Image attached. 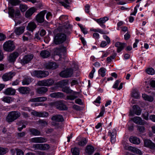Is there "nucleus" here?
Masks as SVG:
<instances>
[{
  "label": "nucleus",
  "mask_w": 155,
  "mask_h": 155,
  "mask_svg": "<svg viewBox=\"0 0 155 155\" xmlns=\"http://www.w3.org/2000/svg\"><path fill=\"white\" fill-rule=\"evenodd\" d=\"M71 152L73 155H79V149L77 147H74V148H72Z\"/></svg>",
  "instance_id": "49530a36"
},
{
  "label": "nucleus",
  "mask_w": 155,
  "mask_h": 155,
  "mask_svg": "<svg viewBox=\"0 0 155 155\" xmlns=\"http://www.w3.org/2000/svg\"><path fill=\"white\" fill-rule=\"evenodd\" d=\"M46 68L47 69H55L57 68L58 65L54 62H49L46 64Z\"/></svg>",
  "instance_id": "a211bd4d"
},
{
  "label": "nucleus",
  "mask_w": 155,
  "mask_h": 155,
  "mask_svg": "<svg viewBox=\"0 0 155 155\" xmlns=\"http://www.w3.org/2000/svg\"><path fill=\"white\" fill-rule=\"evenodd\" d=\"M73 73V70L71 68H69L61 72L60 75L63 78H68L71 77Z\"/></svg>",
  "instance_id": "423d86ee"
},
{
  "label": "nucleus",
  "mask_w": 155,
  "mask_h": 155,
  "mask_svg": "<svg viewBox=\"0 0 155 155\" xmlns=\"http://www.w3.org/2000/svg\"><path fill=\"white\" fill-rule=\"evenodd\" d=\"M51 106L55 107L60 110H65L67 109L66 105L62 101H56L51 102L50 104Z\"/></svg>",
  "instance_id": "7ed1b4c3"
},
{
  "label": "nucleus",
  "mask_w": 155,
  "mask_h": 155,
  "mask_svg": "<svg viewBox=\"0 0 155 155\" xmlns=\"http://www.w3.org/2000/svg\"><path fill=\"white\" fill-rule=\"evenodd\" d=\"M68 80H63L58 82L56 84L59 87H63L68 84Z\"/></svg>",
  "instance_id": "72a5a7b5"
},
{
  "label": "nucleus",
  "mask_w": 155,
  "mask_h": 155,
  "mask_svg": "<svg viewBox=\"0 0 155 155\" xmlns=\"http://www.w3.org/2000/svg\"><path fill=\"white\" fill-rule=\"evenodd\" d=\"M36 10L37 9L35 8L32 7L30 8L26 12L25 16L26 17L29 18L30 17Z\"/></svg>",
  "instance_id": "bb28decb"
},
{
  "label": "nucleus",
  "mask_w": 155,
  "mask_h": 155,
  "mask_svg": "<svg viewBox=\"0 0 155 155\" xmlns=\"http://www.w3.org/2000/svg\"><path fill=\"white\" fill-rule=\"evenodd\" d=\"M15 75V73L14 72L6 73L3 75L2 78L4 81H7L11 80Z\"/></svg>",
  "instance_id": "1a4fd4ad"
},
{
  "label": "nucleus",
  "mask_w": 155,
  "mask_h": 155,
  "mask_svg": "<svg viewBox=\"0 0 155 155\" xmlns=\"http://www.w3.org/2000/svg\"><path fill=\"white\" fill-rule=\"evenodd\" d=\"M128 149L130 151L134 153H136L140 155H142L143 154L142 151L139 149L136 148L131 146H130L128 147Z\"/></svg>",
  "instance_id": "cd10ccee"
},
{
  "label": "nucleus",
  "mask_w": 155,
  "mask_h": 155,
  "mask_svg": "<svg viewBox=\"0 0 155 155\" xmlns=\"http://www.w3.org/2000/svg\"><path fill=\"white\" fill-rule=\"evenodd\" d=\"M54 53L57 55L60 56L61 55V52L60 47L58 48H56L54 49Z\"/></svg>",
  "instance_id": "603ef678"
},
{
  "label": "nucleus",
  "mask_w": 155,
  "mask_h": 155,
  "mask_svg": "<svg viewBox=\"0 0 155 155\" xmlns=\"http://www.w3.org/2000/svg\"><path fill=\"white\" fill-rule=\"evenodd\" d=\"M16 91L12 88L9 87L5 89L4 93L6 95H13L15 94Z\"/></svg>",
  "instance_id": "4be33fe9"
},
{
  "label": "nucleus",
  "mask_w": 155,
  "mask_h": 155,
  "mask_svg": "<svg viewBox=\"0 0 155 155\" xmlns=\"http://www.w3.org/2000/svg\"><path fill=\"white\" fill-rule=\"evenodd\" d=\"M30 141L34 143H44L46 142L48 140L47 138L42 137H35L31 138L30 139Z\"/></svg>",
  "instance_id": "9b49d317"
},
{
  "label": "nucleus",
  "mask_w": 155,
  "mask_h": 155,
  "mask_svg": "<svg viewBox=\"0 0 155 155\" xmlns=\"http://www.w3.org/2000/svg\"><path fill=\"white\" fill-rule=\"evenodd\" d=\"M3 49L6 51L11 52L15 49V45L12 41H8L5 42L3 45Z\"/></svg>",
  "instance_id": "39448f33"
},
{
  "label": "nucleus",
  "mask_w": 155,
  "mask_h": 155,
  "mask_svg": "<svg viewBox=\"0 0 155 155\" xmlns=\"http://www.w3.org/2000/svg\"><path fill=\"white\" fill-rule=\"evenodd\" d=\"M8 152L7 148L0 147V155H3L5 154Z\"/></svg>",
  "instance_id": "c03bdc74"
},
{
  "label": "nucleus",
  "mask_w": 155,
  "mask_h": 155,
  "mask_svg": "<svg viewBox=\"0 0 155 155\" xmlns=\"http://www.w3.org/2000/svg\"><path fill=\"white\" fill-rule=\"evenodd\" d=\"M108 135L111 137V142L112 143H114L116 142V130L115 129H114L112 132L109 131Z\"/></svg>",
  "instance_id": "dca6fc26"
},
{
  "label": "nucleus",
  "mask_w": 155,
  "mask_h": 155,
  "mask_svg": "<svg viewBox=\"0 0 155 155\" xmlns=\"http://www.w3.org/2000/svg\"><path fill=\"white\" fill-rule=\"evenodd\" d=\"M31 114L36 117H47L49 115L48 113L45 111L38 112L35 110L31 112Z\"/></svg>",
  "instance_id": "f8f14e48"
},
{
  "label": "nucleus",
  "mask_w": 155,
  "mask_h": 155,
  "mask_svg": "<svg viewBox=\"0 0 155 155\" xmlns=\"http://www.w3.org/2000/svg\"><path fill=\"white\" fill-rule=\"evenodd\" d=\"M45 10L41 12L39 14L36 16V20L39 23L43 22L44 21V16L46 13Z\"/></svg>",
  "instance_id": "ddd939ff"
},
{
  "label": "nucleus",
  "mask_w": 155,
  "mask_h": 155,
  "mask_svg": "<svg viewBox=\"0 0 155 155\" xmlns=\"http://www.w3.org/2000/svg\"><path fill=\"white\" fill-rule=\"evenodd\" d=\"M116 55L115 54H114L110 56L109 57H108L107 58V62H111L112 60L114 59Z\"/></svg>",
  "instance_id": "052dcab7"
},
{
  "label": "nucleus",
  "mask_w": 155,
  "mask_h": 155,
  "mask_svg": "<svg viewBox=\"0 0 155 155\" xmlns=\"http://www.w3.org/2000/svg\"><path fill=\"white\" fill-rule=\"evenodd\" d=\"M60 25L59 27V29H69L72 28V26L70 24L69 22H65L63 25L59 24Z\"/></svg>",
  "instance_id": "7c9ffc66"
},
{
  "label": "nucleus",
  "mask_w": 155,
  "mask_h": 155,
  "mask_svg": "<svg viewBox=\"0 0 155 155\" xmlns=\"http://www.w3.org/2000/svg\"><path fill=\"white\" fill-rule=\"evenodd\" d=\"M142 97L145 101L149 102H152L154 100L153 97L151 95H148L145 94H142Z\"/></svg>",
  "instance_id": "473e14b6"
},
{
  "label": "nucleus",
  "mask_w": 155,
  "mask_h": 155,
  "mask_svg": "<svg viewBox=\"0 0 155 155\" xmlns=\"http://www.w3.org/2000/svg\"><path fill=\"white\" fill-rule=\"evenodd\" d=\"M8 14L12 18H14L15 16L18 18L19 17L20 12L18 10L15 11L12 7H9L8 8Z\"/></svg>",
  "instance_id": "0eeeda50"
},
{
  "label": "nucleus",
  "mask_w": 155,
  "mask_h": 155,
  "mask_svg": "<svg viewBox=\"0 0 155 155\" xmlns=\"http://www.w3.org/2000/svg\"><path fill=\"white\" fill-rule=\"evenodd\" d=\"M47 86L48 87L52 85L54 83V80L51 79L46 80Z\"/></svg>",
  "instance_id": "de8ad7c7"
},
{
  "label": "nucleus",
  "mask_w": 155,
  "mask_h": 155,
  "mask_svg": "<svg viewBox=\"0 0 155 155\" xmlns=\"http://www.w3.org/2000/svg\"><path fill=\"white\" fill-rule=\"evenodd\" d=\"M20 115V113L18 111L10 112L6 117V120L8 123L12 122L17 119Z\"/></svg>",
  "instance_id": "f03ea898"
},
{
  "label": "nucleus",
  "mask_w": 155,
  "mask_h": 155,
  "mask_svg": "<svg viewBox=\"0 0 155 155\" xmlns=\"http://www.w3.org/2000/svg\"><path fill=\"white\" fill-rule=\"evenodd\" d=\"M51 119L52 120L58 122H62L64 120V119L61 115H57L52 116Z\"/></svg>",
  "instance_id": "c85d7f7f"
},
{
  "label": "nucleus",
  "mask_w": 155,
  "mask_h": 155,
  "mask_svg": "<svg viewBox=\"0 0 155 155\" xmlns=\"http://www.w3.org/2000/svg\"><path fill=\"white\" fill-rule=\"evenodd\" d=\"M132 97L136 99H138L140 97V95L138 90L137 89H134L133 90L131 93Z\"/></svg>",
  "instance_id": "2f4dec72"
},
{
  "label": "nucleus",
  "mask_w": 155,
  "mask_h": 155,
  "mask_svg": "<svg viewBox=\"0 0 155 155\" xmlns=\"http://www.w3.org/2000/svg\"><path fill=\"white\" fill-rule=\"evenodd\" d=\"M24 32V30H15V32L17 35H19L22 34Z\"/></svg>",
  "instance_id": "e2e57ef3"
},
{
  "label": "nucleus",
  "mask_w": 155,
  "mask_h": 155,
  "mask_svg": "<svg viewBox=\"0 0 155 155\" xmlns=\"http://www.w3.org/2000/svg\"><path fill=\"white\" fill-rule=\"evenodd\" d=\"M109 19L107 17H104L99 19H96L95 20L102 27V28H105V26L104 24Z\"/></svg>",
  "instance_id": "4468645a"
},
{
  "label": "nucleus",
  "mask_w": 155,
  "mask_h": 155,
  "mask_svg": "<svg viewBox=\"0 0 155 155\" xmlns=\"http://www.w3.org/2000/svg\"><path fill=\"white\" fill-rule=\"evenodd\" d=\"M37 99L38 102L45 101L47 100V98L46 97H37Z\"/></svg>",
  "instance_id": "4d7b16f0"
},
{
  "label": "nucleus",
  "mask_w": 155,
  "mask_h": 155,
  "mask_svg": "<svg viewBox=\"0 0 155 155\" xmlns=\"http://www.w3.org/2000/svg\"><path fill=\"white\" fill-rule=\"evenodd\" d=\"M144 146L152 150H155V143L150 140L146 139L144 140Z\"/></svg>",
  "instance_id": "9d476101"
},
{
  "label": "nucleus",
  "mask_w": 155,
  "mask_h": 155,
  "mask_svg": "<svg viewBox=\"0 0 155 155\" xmlns=\"http://www.w3.org/2000/svg\"><path fill=\"white\" fill-rule=\"evenodd\" d=\"M133 112L130 111L129 115H133L134 113L137 115H140L141 112V110L140 108L137 105H134L133 107Z\"/></svg>",
  "instance_id": "2eb2a0df"
},
{
  "label": "nucleus",
  "mask_w": 155,
  "mask_h": 155,
  "mask_svg": "<svg viewBox=\"0 0 155 155\" xmlns=\"http://www.w3.org/2000/svg\"><path fill=\"white\" fill-rule=\"evenodd\" d=\"M132 120L137 124L143 125L145 124L141 118L139 117H135L133 118Z\"/></svg>",
  "instance_id": "aec40b11"
},
{
  "label": "nucleus",
  "mask_w": 155,
  "mask_h": 155,
  "mask_svg": "<svg viewBox=\"0 0 155 155\" xmlns=\"http://www.w3.org/2000/svg\"><path fill=\"white\" fill-rule=\"evenodd\" d=\"M105 111V108L104 106L102 107L101 109V112L99 113V115L97 116V117L98 118L101 117H102Z\"/></svg>",
  "instance_id": "bf43d9fd"
},
{
  "label": "nucleus",
  "mask_w": 155,
  "mask_h": 155,
  "mask_svg": "<svg viewBox=\"0 0 155 155\" xmlns=\"http://www.w3.org/2000/svg\"><path fill=\"white\" fill-rule=\"evenodd\" d=\"M37 85L40 86H47L46 80L39 81L37 83Z\"/></svg>",
  "instance_id": "a18cd8bd"
},
{
  "label": "nucleus",
  "mask_w": 155,
  "mask_h": 155,
  "mask_svg": "<svg viewBox=\"0 0 155 155\" xmlns=\"http://www.w3.org/2000/svg\"><path fill=\"white\" fill-rule=\"evenodd\" d=\"M25 132H24L18 133L17 134L18 137L19 138L24 137V136H25Z\"/></svg>",
  "instance_id": "338daca9"
},
{
  "label": "nucleus",
  "mask_w": 155,
  "mask_h": 155,
  "mask_svg": "<svg viewBox=\"0 0 155 155\" xmlns=\"http://www.w3.org/2000/svg\"><path fill=\"white\" fill-rule=\"evenodd\" d=\"M30 89L28 87H21L18 89L19 92L22 94H28L30 91Z\"/></svg>",
  "instance_id": "b1692460"
},
{
  "label": "nucleus",
  "mask_w": 155,
  "mask_h": 155,
  "mask_svg": "<svg viewBox=\"0 0 155 155\" xmlns=\"http://www.w3.org/2000/svg\"><path fill=\"white\" fill-rule=\"evenodd\" d=\"M2 101L4 102L10 104L14 101V98L10 96L4 97L2 98Z\"/></svg>",
  "instance_id": "c9c22d12"
},
{
  "label": "nucleus",
  "mask_w": 155,
  "mask_h": 155,
  "mask_svg": "<svg viewBox=\"0 0 155 155\" xmlns=\"http://www.w3.org/2000/svg\"><path fill=\"white\" fill-rule=\"evenodd\" d=\"M64 1L65 2H60V3L62 5L66 8H67L69 6L68 5L69 4V2L68 0H64Z\"/></svg>",
  "instance_id": "13d9d810"
},
{
  "label": "nucleus",
  "mask_w": 155,
  "mask_h": 155,
  "mask_svg": "<svg viewBox=\"0 0 155 155\" xmlns=\"http://www.w3.org/2000/svg\"><path fill=\"white\" fill-rule=\"evenodd\" d=\"M50 52L47 50L42 51L40 53V56L43 58H48L50 55Z\"/></svg>",
  "instance_id": "c756f323"
},
{
  "label": "nucleus",
  "mask_w": 155,
  "mask_h": 155,
  "mask_svg": "<svg viewBox=\"0 0 155 155\" xmlns=\"http://www.w3.org/2000/svg\"><path fill=\"white\" fill-rule=\"evenodd\" d=\"M129 140L131 143L137 145L139 144L140 142V139L136 137H131L129 138Z\"/></svg>",
  "instance_id": "393cba45"
},
{
  "label": "nucleus",
  "mask_w": 155,
  "mask_h": 155,
  "mask_svg": "<svg viewBox=\"0 0 155 155\" xmlns=\"http://www.w3.org/2000/svg\"><path fill=\"white\" fill-rule=\"evenodd\" d=\"M87 141L85 138H84L82 139L78 143V144L81 146H83L85 145L87 143Z\"/></svg>",
  "instance_id": "37998d69"
},
{
  "label": "nucleus",
  "mask_w": 155,
  "mask_h": 155,
  "mask_svg": "<svg viewBox=\"0 0 155 155\" xmlns=\"http://www.w3.org/2000/svg\"><path fill=\"white\" fill-rule=\"evenodd\" d=\"M62 91L67 94L71 93L72 91L70 89L69 87H63L62 89Z\"/></svg>",
  "instance_id": "8fccbe9b"
},
{
  "label": "nucleus",
  "mask_w": 155,
  "mask_h": 155,
  "mask_svg": "<svg viewBox=\"0 0 155 155\" xmlns=\"http://www.w3.org/2000/svg\"><path fill=\"white\" fill-rule=\"evenodd\" d=\"M33 57V54L26 55L21 60V63L24 64H27L32 60Z\"/></svg>",
  "instance_id": "f3484780"
},
{
  "label": "nucleus",
  "mask_w": 155,
  "mask_h": 155,
  "mask_svg": "<svg viewBox=\"0 0 155 155\" xmlns=\"http://www.w3.org/2000/svg\"><path fill=\"white\" fill-rule=\"evenodd\" d=\"M78 97V96L75 95L73 94L67 96L66 97V98L68 100H73Z\"/></svg>",
  "instance_id": "864d4df0"
},
{
  "label": "nucleus",
  "mask_w": 155,
  "mask_h": 155,
  "mask_svg": "<svg viewBox=\"0 0 155 155\" xmlns=\"http://www.w3.org/2000/svg\"><path fill=\"white\" fill-rule=\"evenodd\" d=\"M32 147L34 148L35 150H40V144H33Z\"/></svg>",
  "instance_id": "680f3d73"
},
{
  "label": "nucleus",
  "mask_w": 155,
  "mask_h": 155,
  "mask_svg": "<svg viewBox=\"0 0 155 155\" xmlns=\"http://www.w3.org/2000/svg\"><path fill=\"white\" fill-rule=\"evenodd\" d=\"M104 38L105 39L107 42L105 41H102L100 45L101 47L104 48L109 44L110 42V38L107 35H104L103 36Z\"/></svg>",
  "instance_id": "412c9836"
},
{
  "label": "nucleus",
  "mask_w": 155,
  "mask_h": 155,
  "mask_svg": "<svg viewBox=\"0 0 155 155\" xmlns=\"http://www.w3.org/2000/svg\"><path fill=\"white\" fill-rule=\"evenodd\" d=\"M50 96L53 98H59L64 97V95L62 93L57 92L51 94H50Z\"/></svg>",
  "instance_id": "a878e982"
},
{
  "label": "nucleus",
  "mask_w": 155,
  "mask_h": 155,
  "mask_svg": "<svg viewBox=\"0 0 155 155\" xmlns=\"http://www.w3.org/2000/svg\"><path fill=\"white\" fill-rule=\"evenodd\" d=\"M32 81V79L29 77H26L23 80L22 83L23 85H28Z\"/></svg>",
  "instance_id": "4c0bfd02"
},
{
  "label": "nucleus",
  "mask_w": 155,
  "mask_h": 155,
  "mask_svg": "<svg viewBox=\"0 0 155 155\" xmlns=\"http://www.w3.org/2000/svg\"><path fill=\"white\" fill-rule=\"evenodd\" d=\"M29 131L31 134L35 136H39L41 135V132L38 130L32 128L29 129Z\"/></svg>",
  "instance_id": "e433bc0d"
},
{
  "label": "nucleus",
  "mask_w": 155,
  "mask_h": 155,
  "mask_svg": "<svg viewBox=\"0 0 155 155\" xmlns=\"http://www.w3.org/2000/svg\"><path fill=\"white\" fill-rule=\"evenodd\" d=\"M148 113L147 112H144L142 114V117L143 118L146 120L148 119Z\"/></svg>",
  "instance_id": "0e129e2a"
},
{
  "label": "nucleus",
  "mask_w": 155,
  "mask_h": 155,
  "mask_svg": "<svg viewBox=\"0 0 155 155\" xmlns=\"http://www.w3.org/2000/svg\"><path fill=\"white\" fill-rule=\"evenodd\" d=\"M9 2L12 5L16 6L18 5L21 1L20 0H9Z\"/></svg>",
  "instance_id": "79ce46f5"
},
{
  "label": "nucleus",
  "mask_w": 155,
  "mask_h": 155,
  "mask_svg": "<svg viewBox=\"0 0 155 155\" xmlns=\"http://www.w3.org/2000/svg\"><path fill=\"white\" fill-rule=\"evenodd\" d=\"M16 155H24V152L20 149H16Z\"/></svg>",
  "instance_id": "774afa93"
},
{
  "label": "nucleus",
  "mask_w": 155,
  "mask_h": 155,
  "mask_svg": "<svg viewBox=\"0 0 155 155\" xmlns=\"http://www.w3.org/2000/svg\"><path fill=\"white\" fill-rule=\"evenodd\" d=\"M71 32L68 30H54L53 34L54 36V41L56 45L62 43L67 39V36Z\"/></svg>",
  "instance_id": "f257e3e1"
},
{
  "label": "nucleus",
  "mask_w": 155,
  "mask_h": 155,
  "mask_svg": "<svg viewBox=\"0 0 155 155\" xmlns=\"http://www.w3.org/2000/svg\"><path fill=\"white\" fill-rule=\"evenodd\" d=\"M49 145L48 144H40L41 150H46L49 149Z\"/></svg>",
  "instance_id": "ea45409f"
},
{
  "label": "nucleus",
  "mask_w": 155,
  "mask_h": 155,
  "mask_svg": "<svg viewBox=\"0 0 155 155\" xmlns=\"http://www.w3.org/2000/svg\"><path fill=\"white\" fill-rule=\"evenodd\" d=\"M68 19V17L67 15H62L59 18V19L63 22L65 20Z\"/></svg>",
  "instance_id": "69168bd1"
},
{
  "label": "nucleus",
  "mask_w": 155,
  "mask_h": 155,
  "mask_svg": "<svg viewBox=\"0 0 155 155\" xmlns=\"http://www.w3.org/2000/svg\"><path fill=\"white\" fill-rule=\"evenodd\" d=\"M36 27V25L34 22H30L28 24L27 28V29H35Z\"/></svg>",
  "instance_id": "a19ab883"
},
{
  "label": "nucleus",
  "mask_w": 155,
  "mask_h": 155,
  "mask_svg": "<svg viewBox=\"0 0 155 155\" xmlns=\"http://www.w3.org/2000/svg\"><path fill=\"white\" fill-rule=\"evenodd\" d=\"M19 55V54L17 52H14L10 54L7 57V60L9 63H14Z\"/></svg>",
  "instance_id": "6e6552de"
},
{
  "label": "nucleus",
  "mask_w": 155,
  "mask_h": 155,
  "mask_svg": "<svg viewBox=\"0 0 155 155\" xmlns=\"http://www.w3.org/2000/svg\"><path fill=\"white\" fill-rule=\"evenodd\" d=\"M49 74V72L47 71H35L31 73L32 76L41 78L46 77Z\"/></svg>",
  "instance_id": "20e7f679"
},
{
  "label": "nucleus",
  "mask_w": 155,
  "mask_h": 155,
  "mask_svg": "<svg viewBox=\"0 0 155 155\" xmlns=\"http://www.w3.org/2000/svg\"><path fill=\"white\" fill-rule=\"evenodd\" d=\"M20 8L22 12H25L28 8L27 6L26 5L21 4L20 5Z\"/></svg>",
  "instance_id": "3c124183"
},
{
  "label": "nucleus",
  "mask_w": 155,
  "mask_h": 155,
  "mask_svg": "<svg viewBox=\"0 0 155 155\" xmlns=\"http://www.w3.org/2000/svg\"><path fill=\"white\" fill-rule=\"evenodd\" d=\"M146 71L147 74L150 75H153L155 73V71L152 68H148L146 70Z\"/></svg>",
  "instance_id": "09e8293b"
},
{
  "label": "nucleus",
  "mask_w": 155,
  "mask_h": 155,
  "mask_svg": "<svg viewBox=\"0 0 155 155\" xmlns=\"http://www.w3.org/2000/svg\"><path fill=\"white\" fill-rule=\"evenodd\" d=\"M137 130H139L140 132L143 133L144 132L145 128L143 126H137Z\"/></svg>",
  "instance_id": "6e6d98bb"
},
{
  "label": "nucleus",
  "mask_w": 155,
  "mask_h": 155,
  "mask_svg": "<svg viewBox=\"0 0 155 155\" xmlns=\"http://www.w3.org/2000/svg\"><path fill=\"white\" fill-rule=\"evenodd\" d=\"M36 91L37 94L41 95H43L48 91V89L45 87H38L36 89Z\"/></svg>",
  "instance_id": "6ab92c4d"
},
{
  "label": "nucleus",
  "mask_w": 155,
  "mask_h": 155,
  "mask_svg": "<svg viewBox=\"0 0 155 155\" xmlns=\"http://www.w3.org/2000/svg\"><path fill=\"white\" fill-rule=\"evenodd\" d=\"M125 46V44L120 42H117V52H120L122 51Z\"/></svg>",
  "instance_id": "f704fd0d"
},
{
  "label": "nucleus",
  "mask_w": 155,
  "mask_h": 155,
  "mask_svg": "<svg viewBox=\"0 0 155 155\" xmlns=\"http://www.w3.org/2000/svg\"><path fill=\"white\" fill-rule=\"evenodd\" d=\"M106 69L103 67L101 68L98 70V74L102 77H104L106 75Z\"/></svg>",
  "instance_id": "58836bf2"
},
{
  "label": "nucleus",
  "mask_w": 155,
  "mask_h": 155,
  "mask_svg": "<svg viewBox=\"0 0 155 155\" xmlns=\"http://www.w3.org/2000/svg\"><path fill=\"white\" fill-rule=\"evenodd\" d=\"M94 151V147L91 145H87L86 148L85 152L88 155H92Z\"/></svg>",
  "instance_id": "5701e85b"
},
{
  "label": "nucleus",
  "mask_w": 155,
  "mask_h": 155,
  "mask_svg": "<svg viewBox=\"0 0 155 155\" xmlns=\"http://www.w3.org/2000/svg\"><path fill=\"white\" fill-rule=\"evenodd\" d=\"M38 122L39 124L42 126H45L47 124V123L46 121L42 120H38Z\"/></svg>",
  "instance_id": "5fc2aeb1"
}]
</instances>
